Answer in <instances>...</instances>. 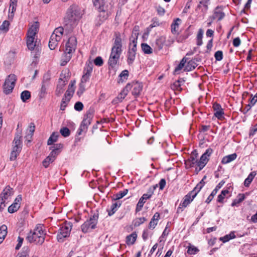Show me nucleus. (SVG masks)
<instances>
[{
    "mask_svg": "<svg viewBox=\"0 0 257 257\" xmlns=\"http://www.w3.org/2000/svg\"><path fill=\"white\" fill-rule=\"evenodd\" d=\"M82 15V12L78 6L76 5L70 6L64 18V27L68 30H71L77 25Z\"/></svg>",
    "mask_w": 257,
    "mask_h": 257,
    "instance_id": "1",
    "label": "nucleus"
},
{
    "mask_svg": "<svg viewBox=\"0 0 257 257\" xmlns=\"http://www.w3.org/2000/svg\"><path fill=\"white\" fill-rule=\"evenodd\" d=\"M45 236L46 233L44 230L43 225L39 224L36 225L33 231L28 234L26 239L30 243L42 245L45 241Z\"/></svg>",
    "mask_w": 257,
    "mask_h": 257,
    "instance_id": "2",
    "label": "nucleus"
},
{
    "mask_svg": "<svg viewBox=\"0 0 257 257\" xmlns=\"http://www.w3.org/2000/svg\"><path fill=\"white\" fill-rule=\"evenodd\" d=\"M206 178L205 176L203 179L197 184L193 190L186 195L183 199L182 201L180 204L179 206L177 208V212L179 213L182 211V207H186L194 199L197 194L200 192L202 187L205 185L204 180Z\"/></svg>",
    "mask_w": 257,
    "mask_h": 257,
    "instance_id": "3",
    "label": "nucleus"
},
{
    "mask_svg": "<svg viewBox=\"0 0 257 257\" xmlns=\"http://www.w3.org/2000/svg\"><path fill=\"white\" fill-rule=\"evenodd\" d=\"M38 29L39 24L36 22L29 28L28 31L27 45L28 49L30 50H34L36 47V41L34 40Z\"/></svg>",
    "mask_w": 257,
    "mask_h": 257,
    "instance_id": "4",
    "label": "nucleus"
},
{
    "mask_svg": "<svg viewBox=\"0 0 257 257\" xmlns=\"http://www.w3.org/2000/svg\"><path fill=\"white\" fill-rule=\"evenodd\" d=\"M64 28L59 27L55 29L51 35L49 43V47L51 50H54L58 46L63 34Z\"/></svg>",
    "mask_w": 257,
    "mask_h": 257,
    "instance_id": "5",
    "label": "nucleus"
},
{
    "mask_svg": "<svg viewBox=\"0 0 257 257\" xmlns=\"http://www.w3.org/2000/svg\"><path fill=\"white\" fill-rule=\"evenodd\" d=\"M22 136L17 135L15 136L13 141V146L11 153L10 159L11 161H14L20 153L22 148Z\"/></svg>",
    "mask_w": 257,
    "mask_h": 257,
    "instance_id": "6",
    "label": "nucleus"
},
{
    "mask_svg": "<svg viewBox=\"0 0 257 257\" xmlns=\"http://www.w3.org/2000/svg\"><path fill=\"white\" fill-rule=\"evenodd\" d=\"M93 115L94 110L92 109H89L87 111L78 130L77 133L79 135H81L83 132H86L88 126L90 124L91 121L93 117Z\"/></svg>",
    "mask_w": 257,
    "mask_h": 257,
    "instance_id": "7",
    "label": "nucleus"
},
{
    "mask_svg": "<svg viewBox=\"0 0 257 257\" xmlns=\"http://www.w3.org/2000/svg\"><path fill=\"white\" fill-rule=\"evenodd\" d=\"M17 80V76L14 74H11L7 77L3 85V92L5 94H9L12 92Z\"/></svg>",
    "mask_w": 257,
    "mask_h": 257,
    "instance_id": "8",
    "label": "nucleus"
},
{
    "mask_svg": "<svg viewBox=\"0 0 257 257\" xmlns=\"http://www.w3.org/2000/svg\"><path fill=\"white\" fill-rule=\"evenodd\" d=\"M98 219V214L94 213L81 226V230L84 233L90 232L96 227Z\"/></svg>",
    "mask_w": 257,
    "mask_h": 257,
    "instance_id": "9",
    "label": "nucleus"
},
{
    "mask_svg": "<svg viewBox=\"0 0 257 257\" xmlns=\"http://www.w3.org/2000/svg\"><path fill=\"white\" fill-rule=\"evenodd\" d=\"M72 229V223L65 222L60 227L57 235L59 242H63L64 238L68 237Z\"/></svg>",
    "mask_w": 257,
    "mask_h": 257,
    "instance_id": "10",
    "label": "nucleus"
},
{
    "mask_svg": "<svg viewBox=\"0 0 257 257\" xmlns=\"http://www.w3.org/2000/svg\"><path fill=\"white\" fill-rule=\"evenodd\" d=\"M125 41V36L118 32H115L112 39L111 48L122 51V46Z\"/></svg>",
    "mask_w": 257,
    "mask_h": 257,
    "instance_id": "11",
    "label": "nucleus"
},
{
    "mask_svg": "<svg viewBox=\"0 0 257 257\" xmlns=\"http://www.w3.org/2000/svg\"><path fill=\"white\" fill-rule=\"evenodd\" d=\"M51 77L49 73L44 74L41 84V87L39 90L38 96L40 99L44 98L47 93V90L50 85Z\"/></svg>",
    "mask_w": 257,
    "mask_h": 257,
    "instance_id": "12",
    "label": "nucleus"
},
{
    "mask_svg": "<svg viewBox=\"0 0 257 257\" xmlns=\"http://www.w3.org/2000/svg\"><path fill=\"white\" fill-rule=\"evenodd\" d=\"M100 13L99 16L102 18V20H105L108 17L109 15L111 13V6L110 5H106L104 1H103L102 4L100 6H95Z\"/></svg>",
    "mask_w": 257,
    "mask_h": 257,
    "instance_id": "13",
    "label": "nucleus"
},
{
    "mask_svg": "<svg viewBox=\"0 0 257 257\" xmlns=\"http://www.w3.org/2000/svg\"><path fill=\"white\" fill-rule=\"evenodd\" d=\"M13 194V189L9 186H7L3 191L0 196V207L5 206V202Z\"/></svg>",
    "mask_w": 257,
    "mask_h": 257,
    "instance_id": "14",
    "label": "nucleus"
},
{
    "mask_svg": "<svg viewBox=\"0 0 257 257\" xmlns=\"http://www.w3.org/2000/svg\"><path fill=\"white\" fill-rule=\"evenodd\" d=\"M212 152L213 150L211 148H208L201 156L200 160L197 162V167L199 168L198 171H201L206 165L209 160V157Z\"/></svg>",
    "mask_w": 257,
    "mask_h": 257,
    "instance_id": "15",
    "label": "nucleus"
},
{
    "mask_svg": "<svg viewBox=\"0 0 257 257\" xmlns=\"http://www.w3.org/2000/svg\"><path fill=\"white\" fill-rule=\"evenodd\" d=\"M153 194V191L151 188H150L147 193L143 195L137 205L136 208V212H139L142 209L144 203L146 202L147 199L151 198Z\"/></svg>",
    "mask_w": 257,
    "mask_h": 257,
    "instance_id": "16",
    "label": "nucleus"
},
{
    "mask_svg": "<svg viewBox=\"0 0 257 257\" xmlns=\"http://www.w3.org/2000/svg\"><path fill=\"white\" fill-rule=\"evenodd\" d=\"M77 45L76 38L72 36L69 38L66 44L65 49L66 52L72 53L75 50Z\"/></svg>",
    "mask_w": 257,
    "mask_h": 257,
    "instance_id": "17",
    "label": "nucleus"
},
{
    "mask_svg": "<svg viewBox=\"0 0 257 257\" xmlns=\"http://www.w3.org/2000/svg\"><path fill=\"white\" fill-rule=\"evenodd\" d=\"M127 84H130V89L132 88V93L135 96H138L140 95L142 90L143 84L142 83L138 81L132 82Z\"/></svg>",
    "mask_w": 257,
    "mask_h": 257,
    "instance_id": "18",
    "label": "nucleus"
},
{
    "mask_svg": "<svg viewBox=\"0 0 257 257\" xmlns=\"http://www.w3.org/2000/svg\"><path fill=\"white\" fill-rule=\"evenodd\" d=\"M22 201L21 195H18L15 199L14 202L8 208V212L13 213L16 212L20 207V203Z\"/></svg>",
    "mask_w": 257,
    "mask_h": 257,
    "instance_id": "19",
    "label": "nucleus"
},
{
    "mask_svg": "<svg viewBox=\"0 0 257 257\" xmlns=\"http://www.w3.org/2000/svg\"><path fill=\"white\" fill-rule=\"evenodd\" d=\"M213 108L214 111V115L218 119H222L224 118V112L220 105L217 103H215L213 105Z\"/></svg>",
    "mask_w": 257,
    "mask_h": 257,
    "instance_id": "20",
    "label": "nucleus"
},
{
    "mask_svg": "<svg viewBox=\"0 0 257 257\" xmlns=\"http://www.w3.org/2000/svg\"><path fill=\"white\" fill-rule=\"evenodd\" d=\"M130 90V84H127L125 87L122 90L118 96L114 100L116 102H119L122 101V100L127 95L128 92Z\"/></svg>",
    "mask_w": 257,
    "mask_h": 257,
    "instance_id": "21",
    "label": "nucleus"
},
{
    "mask_svg": "<svg viewBox=\"0 0 257 257\" xmlns=\"http://www.w3.org/2000/svg\"><path fill=\"white\" fill-rule=\"evenodd\" d=\"M181 23V20L179 18L175 19L171 25V33L174 35L179 34V26Z\"/></svg>",
    "mask_w": 257,
    "mask_h": 257,
    "instance_id": "22",
    "label": "nucleus"
},
{
    "mask_svg": "<svg viewBox=\"0 0 257 257\" xmlns=\"http://www.w3.org/2000/svg\"><path fill=\"white\" fill-rule=\"evenodd\" d=\"M66 84V82L65 81L63 80L62 79H59L58 81V84L57 86L56 89V94L57 95H61L64 90V87Z\"/></svg>",
    "mask_w": 257,
    "mask_h": 257,
    "instance_id": "23",
    "label": "nucleus"
},
{
    "mask_svg": "<svg viewBox=\"0 0 257 257\" xmlns=\"http://www.w3.org/2000/svg\"><path fill=\"white\" fill-rule=\"evenodd\" d=\"M224 16L225 15L222 12L221 9L220 8L217 7L214 10L212 17L213 19H216L218 21H220L224 18Z\"/></svg>",
    "mask_w": 257,
    "mask_h": 257,
    "instance_id": "24",
    "label": "nucleus"
},
{
    "mask_svg": "<svg viewBox=\"0 0 257 257\" xmlns=\"http://www.w3.org/2000/svg\"><path fill=\"white\" fill-rule=\"evenodd\" d=\"M129 72L127 70H123L119 75V79L117 82L118 83H122L125 82L128 77Z\"/></svg>",
    "mask_w": 257,
    "mask_h": 257,
    "instance_id": "25",
    "label": "nucleus"
},
{
    "mask_svg": "<svg viewBox=\"0 0 257 257\" xmlns=\"http://www.w3.org/2000/svg\"><path fill=\"white\" fill-rule=\"evenodd\" d=\"M236 157L237 155L235 153L226 156L222 158L221 163L224 164L229 163L234 160Z\"/></svg>",
    "mask_w": 257,
    "mask_h": 257,
    "instance_id": "26",
    "label": "nucleus"
},
{
    "mask_svg": "<svg viewBox=\"0 0 257 257\" xmlns=\"http://www.w3.org/2000/svg\"><path fill=\"white\" fill-rule=\"evenodd\" d=\"M72 57V53H66V50H64V54L62 57L61 59V66H65L71 59Z\"/></svg>",
    "mask_w": 257,
    "mask_h": 257,
    "instance_id": "27",
    "label": "nucleus"
},
{
    "mask_svg": "<svg viewBox=\"0 0 257 257\" xmlns=\"http://www.w3.org/2000/svg\"><path fill=\"white\" fill-rule=\"evenodd\" d=\"M256 175V173L255 171H252L250 173L244 181V185L245 187H248Z\"/></svg>",
    "mask_w": 257,
    "mask_h": 257,
    "instance_id": "28",
    "label": "nucleus"
},
{
    "mask_svg": "<svg viewBox=\"0 0 257 257\" xmlns=\"http://www.w3.org/2000/svg\"><path fill=\"white\" fill-rule=\"evenodd\" d=\"M137 234L133 232L129 235L127 236L126 237V243L127 245H132L133 244L137 239Z\"/></svg>",
    "mask_w": 257,
    "mask_h": 257,
    "instance_id": "29",
    "label": "nucleus"
},
{
    "mask_svg": "<svg viewBox=\"0 0 257 257\" xmlns=\"http://www.w3.org/2000/svg\"><path fill=\"white\" fill-rule=\"evenodd\" d=\"M120 205V204H118L116 202L112 203L110 207L107 209L108 215L110 216L112 215L116 211L117 208L119 207Z\"/></svg>",
    "mask_w": 257,
    "mask_h": 257,
    "instance_id": "30",
    "label": "nucleus"
},
{
    "mask_svg": "<svg viewBox=\"0 0 257 257\" xmlns=\"http://www.w3.org/2000/svg\"><path fill=\"white\" fill-rule=\"evenodd\" d=\"M7 234V226L3 225L0 227V244L3 242Z\"/></svg>",
    "mask_w": 257,
    "mask_h": 257,
    "instance_id": "31",
    "label": "nucleus"
},
{
    "mask_svg": "<svg viewBox=\"0 0 257 257\" xmlns=\"http://www.w3.org/2000/svg\"><path fill=\"white\" fill-rule=\"evenodd\" d=\"M165 42L166 37L164 36H161L156 39V45L159 50H161L163 48Z\"/></svg>",
    "mask_w": 257,
    "mask_h": 257,
    "instance_id": "32",
    "label": "nucleus"
},
{
    "mask_svg": "<svg viewBox=\"0 0 257 257\" xmlns=\"http://www.w3.org/2000/svg\"><path fill=\"white\" fill-rule=\"evenodd\" d=\"M119 58L117 57H113L112 55L109 56L108 61V64L111 68H114L117 64Z\"/></svg>",
    "mask_w": 257,
    "mask_h": 257,
    "instance_id": "33",
    "label": "nucleus"
},
{
    "mask_svg": "<svg viewBox=\"0 0 257 257\" xmlns=\"http://www.w3.org/2000/svg\"><path fill=\"white\" fill-rule=\"evenodd\" d=\"M204 31L202 29H200L198 32V34L196 37V44L198 46H201L203 44L202 38L203 35Z\"/></svg>",
    "mask_w": 257,
    "mask_h": 257,
    "instance_id": "34",
    "label": "nucleus"
},
{
    "mask_svg": "<svg viewBox=\"0 0 257 257\" xmlns=\"http://www.w3.org/2000/svg\"><path fill=\"white\" fill-rule=\"evenodd\" d=\"M58 137L59 134L58 133H53L47 141V145H51L54 143L56 142L57 141Z\"/></svg>",
    "mask_w": 257,
    "mask_h": 257,
    "instance_id": "35",
    "label": "nucleus"
},
{
    "mask_svg": "<svg viewBox=\"0 0 257 257\" xmlns=\"http://www.w3.org/2000/svg\"><path fill=\"white\" fill-rule=\"evenodd\" d=\"M136 55V53L128 51L127 61L128 65L133 64L135 59Z\"/></svg>",
    "mask_w": 257,
    "mask_h": 257,
    "instance_id": "36",
    "label": "nucleus"
},
{
    "mask_svg": "<svg viewBox=\"0 0 257 257\" xmlns=\"http://www.w3.org/2000/svg\"><path fill=\"white\" fill-rule=\"evenodd\" d=\"M141 47H142L143 51L145 54H152L153 53L152 49L147 44L142 43L141 45Z\"/></svg>",
    "mask_w": 257,
    "mask_h": 257,
    "instance_id": "37",
    "label": "nucleus"
},
{
    "mask_svg": "<svg viewBox=\"0 0 257 257\" xmlns=\"http://www.w3.org/2000/svg\"><path fill=\"white\" fill-rule=\"evenodd\" d=\"M186 59L185 58H183L178 65L175 69V72L176 73H179V71L185 66V64L186 63Z\"/></svg>",
    "mask_w": 257,
    "mask_h": 257,
    "instance_id": "38",
    "label": "nucleus"
},
{
    "mask_svg": "<svg viewBox=\"0 0 257 257\" xmlns=\"http://www.w3.org/2000/svg\"><path fill=\"white\" fill-rule=\"evenodd\" d=\"M245 198L243 194H240L238 195L237 198L234 199L231 203L232 206H236L237 204L241 202Z\"/></svg>",
    "mask_w": 257,
    "mask_h": 257,
    "instance_id": "39",
    "label": "nucleus"
},
{
    "mask_svg": "<svg viewBox=\"0 0 257 257\" xmlns=\"http://www.w3.org/2000/svg\"><path fill=\"white\" fill-rule=\"evenodd\" d=\"M31 97V93L28 90H25L21 94V98L23 102H26Z\"/></svg>",
    "mask_w": 257,
    "mask_h": 257,
    "instance_id": "40",
    "label": "nucleus"
},
{
    "mask_svg": "<svg viewBox=\"0 0 257 257\" xmlns=\"http://www.w3.org/2000/svg\"><path fill=\"white\" fill-rule=\"evenodd\" d=\"M146 220L145 217L137 218L133 220V223L135 227H138L143 224Z\"/></svg>",
    "mask_w": 257,
    "mask_h": 257,
    "instance_id": "41",
    "label": "nucleus"
},
{
    "mask_svg": "<svg viewBox=\"0 0 257 257\" xmlns=\"http://www.w3.org/2000/svg\"><path fill=\"white\" fill-rule=\"evenodd\" d=\"M190 35V33L188 30H186L184 32V34L181 35L177 38V41L178 42H182L183 41H185L186 39H187Z\"/></svg>",
    "mask_w": 257,
    "mask_h": 257,
    "instance_id": "42",
    "label": "nucleus"
},
{
    "mask_svg": "<svg viewBox=\"0 0 257 257\" xmlns=\"http://www.w3.org/2000/svg\"><path fill=\"white\" fill-rule=\"evenodd\" d=\"M196 67V64L193 61H190L188 62L187 64L185 66L184 71H190Z\"/></svg>",
    "mask_w": 257,
    "mask_h": 257,
    "instance_id": "43",
    "label": "nucleus"
},
{
    "mask_svg": "<svg viewBox=\"0 0 257 257\" xmlns=\"http://www.w3.org/2000/svg\"><path fill=\"white\" fill-rule=\"evenodd\" d=\"M10 23L8 21H4L0 26V31L5 33L7 32L9 30Z\"/></svg>",
    "mask_w": 257,
    "mask_h": 257,
    "instance_id": "44",
    "label": "nucleus"
},
{
    "mask_svg": "<svg viewBox=\"0 0 257 257\" xmlns=\"http://www.w3.org/2000/svg\"><path fill=\"white\" fill-rule=\"evenodd\" d=\"M128 192L127 189H124L122 191H119L114 195V199L118 200L122 198L125 195L127 194Z\"/></svg>",
    "mask_w": 257,
    "mask_h": 257,
    "instance_id": "45",
    "label": "nucleus"
},
{
    "mask_svg": "<svg viewBox=\"0 0 257 257\" xmlns=\"http://www.w3.org/2000/svg\"><path fill=\"white\" fill-rule=\"evenodd\" d=\"M35 125L34 123H31L30 126L29 127L28 131L29 134H28L26 137L27 139H31L33 135V133L35 131Z\"/></svg>",
    "mask_w": 257,
    "mask_h": 257,
    "instance_id": "46",
    "label": "nucleus"
},
{
    "mask_svg": "<svg viewBox=\"0 0 257 257\" xmlns=\"http://www.w3.org/2000/svg\"><path fill=\"white\" fill-rule=\"evenodd\" d=\"M235 237V235L233 232H230L229 234H227L224 236L221 237L220 240H222L223 242H227L229 241L231 239H233Z\"/></svg>",
    "mask_w": 257,
    "mask_h": 257,
    "instance_id": "47",
    "label": "nucleus"
},
{
    "mask_svg": "<svg viewBox=\"0 0 257 257\" xmlns=\"http://www.w3.org/2000/svg\"><path fill=\"white\" fill-rule=\"evenodd\" d=\"M229 191L227 190H223L221 193L218 196L217 201L219 203H222L225 195L228 194Z\"/></svg>",
    "mask_w": 257,
    "mask_h": 257,
    "instance_id": "48",
    "label": "nucleus"
},
{
    "mask_svg": "<svg viewBox=\"0 0 257 257\" xmlns=\"http://www.w3.org/2000/svg\"><path fill=\"white\" fill-rule=\"evenodd\" d=\"M162 25V23L160 22L159 19L157 18H154L152 20V24L150 26V27L152 28L154 27H159Z\"/></svg>",
    "mask_w": 257,
    "mask_h": 257,
    "instance_id": "49",
    "label": "nucleus"
},
{
    "mask_svg": "<svg viewBox=\"0 0 257 257\" xmlns=\"http://www.w3.org/2000/svg\"><path fill=\"white\" fill-rule=\"evenodd\" d=\"M197 9H201V11L203 14H205L208 9V5L206 4H204L199 2V5L197 7Z\"/></svg>",
    "mask_w": 257,
    "mask_h": 257,
    "instance_id": "50",
    "label": "nucleus"
},
{
    "mask_svg": "<svg viewBox=\"0 0 257 257\" xmlns=\"http://www.w3.org/2000/svg\"><path fill=\"white\" fill-rule=\"evenodd\" d=\"M92 71V67L91 64H87L84 69V74H87L90 76Z\"/></svg>",
    "mask_w": 257,
    "mask_h": 257,
    "instance_id": "51",
    "label": "nucleus"
},
{
    "mask_svg": "<svg viewBox=\"0 0 257 257\" xmlns=\"http://www.w3.org/2000/svg\"><path fill=\"white\" fill-rule=\"evenodd\" d=\"M86 85L85 84L80 83L79 88L77 90V94L79 96L82 95L85 90Z\"/></svg>",
    "mask_w": 257,
    "mask_h": 257,
    "instance_id": "52",
    "label": "nucleus"
},
{
    "mask_svg": "<svg viewBox=\"0 0 257 257\" xmlns=\"http://www.w3.org/2000/svg\"><path fill=\"white\" fill-rule=\"evenodd\" d=\"M199 251V249L193 245L188 246L187 252L190 254H195Z\"/></svg>",
    "mask_w": 257,
    "mask_h": 257,
    "instance_id": "53",
    "label": "nucleus"
},
{
    "mask_svg": "<svg viewBox=\"0 0 257 257\" xmlns=\"http://www.w3.org/2000/svg\"><path fill=\"white\" fill-rule=\"evenodd\" d=\"M55 160L50 158L49 156L43 161V165L45 168H47L50 163H53Z\"/></svg>",
    "mask_w": 257,
    "mask_h": 257,
    "instance_id": "54",
    "label": "nucleus"
},
{
    "mask_svg": "<svg viewBox=\"0 0 257 257\" xmlns=\"http://www.w3.org/2000/svg\"><path fill=\"white\" fill-rule=\"evenodd\" d=\"M69 101H70V99L65 98L64 97H63V98L62 99V101H61V106H60L61 110H65V109L66 107L67 106L68 103H69Z\"/></svg>",
    "mask_w": 257,
    "mask_h": 257,
    "instance_id": "55",
    "label": "nucleus"
},
{
    "mask_svg": "<svg viewBox=\"0 0 257 257\" xmlns=\"http://www.w3.org/2000/svg\"><path fill=\"white\" fill-rule=\"evenodd\" d=\"M122 52V51L111 48L110 55H112L113 57H117L119 58Z\"/></svg>",
    "mask_w": 257,
    "mask_h": 257,
    "instance_id": "56",
    "label": "nucleus"
},
{
    "mask_svg": "<svg viewBox=\"0 0 257 257\" xmlns=\"http://www.w3.org/2000/svg\"><path fill=\"white\" fill-rule=\"evenodd\" d=\"M60 132L62 136L64 137H67L70 135V131L69 128L66 127L62 128L60 130Z\"/></svg>",
    "mask_w": 257,
    "mask_h": 257,
    "instance_id": "57",
    "label": "nucleus"
},
{
    "mask_svg": "<svg viewBox=\"0 0 257 257\" xmlns=\"http://www.w3.org/2000/svg\"><path fill=\"white\" fill-rule=\"evenodd\" d=\"M137 41L134 40L132 44H130L128 51L136 53L137 51Z\"/></svg>",
    "mask_w": 257,
    "mask_h": 257,
    "instance_id": "58",
    "label": "nucleus"
},
{
    "mask_svg": "<svg viewBox=\"0 0 257 257\" xmlns=\"http://www.w3.org/2000/svg\"><path fill=\"white\" fill-rule=\"evenodd\" d=\"M63 148V145L61 144H57L55 145L54 146L50 148V150H53L58 153H60V150Z\"/></svg>",
    "mask_w": 257,
    "mask_h": 257,
    "instance_id": "59",
    "label": "nucleus"
},
{
    "mask_svg": "<svg viewBox=\"0 0 257 257\" xmlns=\"http://www.w3.org/2000/svg\"><path fill=\"white\" fill-rule=\"evenodd\" d=\"M84 106L83 103L81 102L78 101L75 103L74 105V109L78 111H80L82 110L83 109Z\"/></svg>",
    "mask_w": 257,
    "mask_h": 257,
    "instance_id": "60",
    "label": "nucleus"
},
{
    "mask_svg": "<svg viewBox=\"0 0 257 257\" xmlns=\"http://www.w3.org/2000/svg\"><path fill=\"white\" fill-rule=\"evenodd\" d=\"M214 57L217 61H221L223 58V53L221 51H217L214 54Z\"/></svg>",
    "mask_w": 257,
    "mask_h": 257,
    "instance_id": "61",
    "label": "nucleus"
},
{
    "mask_svg": "<svg viewBox=\"0 0 257 257\" xmlns=\"http://www.w3.org/2000/svg\"><path fill=\"white\" fill-rule=\"evenodd\" d=\"M94 63L96 66H101L103 65V61L102 58L100 56H98L95 59Z\"/></svg>",
    "mask_w": 257,
    "mask_h": 257,
    "instance_id": "62",
    "label": "nucleus"
},
{
    "mask_svg": "<svg viewBox=\"0 0 257 257\" xmlns=\"http://www.w3.org/2000/svg\"><path fill=\"white\" fill-rule=\"evenodd\" d=\"M156 11L158 15L162 16H164L165 13V10L160 6H158L156 7Z\"/></svg>",
    "mask_w": 257,
    "mask_h": 257,
    "instance_id": "63",
    "label": "nucleus"
},
{
    "mask_svg": "<svg viewBox=\"0 0 257 257\" xmlns=\"http://www.w3.org/2000/svg\"><path fill=\"white\" fill-rule=\"evenodd\" d=\"M257 102V96L256 95L253 96L252 94L250 95V98L249 99V103L253 106Z\"/></svg>",
    "mask_w": 257,
    "mask_h": 257,
    "instance_id": "64",
    "label": "nucleus"
}]
</instances>
